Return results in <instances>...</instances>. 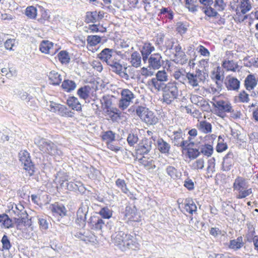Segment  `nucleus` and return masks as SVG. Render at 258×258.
<instances>
[{
    "mask_svg": "<svg viewBox=\"0 0 258 258\" xmlns=\"http://www.w3.org/2000/svg\"><path fill=\"white\" fill-rule=\"evenodd\" d=\"M128 234L122 231H118L112 235V239L115 245H117L122 251H124V242Z\"/></svg>",
    "mask_w": 258,
    "mask_h": 258,
    "instance_id": "nucleus-13",
    "label": "nucleus"
},
{
    "mask_svg": "<svg viewBox=\"0 0 258 258\" xmlns=\"http://www.w3.org/2000/svg\"><path fill=\"white\" fill-rule=\"evenodd\" d=\"M183 134L181 129H179L173 132V138H172V142L175 146H178L181 144V141L183 139Z\"/></svg>",
    "mask_w": 258,
    "mask_h": 258,
    "instance_id": "nucleus-39",
    "label": "nucleus"
},
{
    "mask_svg": "<svg viewBox=\"0 0 258 258\" xmlns=\"http://www.w3.org/2000/svg\"><path fill=\"white\" fill-rule=\"evenodd\" d=\"M257 79L254 75L249 74L244 80V87L247 91H250L256 87L257 85Z\"/></svg>",
    "mask_w": 258,
    "mask_h": 258,
    "instance_id": "nucleus-16",
    "label": "nucleus"
},
{
    "mask_svg": "<svg viewBox=\"0 0 258 258\" xmlns=\"http://www.w3.org/2000/svg\"><path fill=\"white\" fill-rule=\"evenodd\" d=\"M154 79L164 82H167L168 81V75L164 70L159 71L156 73V78Z\"/></svg>",
    "mask_w": 258,
    "mask_h": 258,
    "instance_id": "nucleus-56",
    "label": "nucleus"
},
{
    "mask_svg": "<svg viewBox=\"0 0 258 258\" xmlns=\"http://www.w3.org/2000/svg\"><path fill=\"white\" fill-rule=\"evenodd\" d=\"M0 224L2 228L9 229L14 225L11 219L6 214H0Z\"/></svg>",
    "mask_w": 258,
    "mask_h": 258,
    "instance_id": "nucleus-25",
    "label": "nucleus"
},
{
    "mask_svg": "<svg viewBox=\"0 0 258 258\" xmlns=\"http://www.w3.org/2000/svg\"><path fill=\"white\" fill-rule=\"evenodd\" d=\"M76 86L77 85L74 81L68 79L64 80L61 84L63 90L68 92L75 90Z\"/></svg>",
    "mask_w": 258,
    "mask_h": 258,
    "instance_id": "nucleus-33",
    "label": "nucleus"
},
{
    "mask_svg": "<svg viewBox=\"0 0 258 258\" xmlns=\"http://www.w3.org/2000/svg\"><path fill=\"white\" fill-rule=\"evenodd\" d=\"M162 15L170 20H172L173 18V12L169 8H162L160 10V13L158 14V16L160 17Z\"/></svg>",
    "mask_w": 258,
    "mask_h": 258,
    "instance_id": "nucleus-46",
    "label": "nucleus"
},
{
    "mask_svg": "<svg viewBox=\"0 0 258 258\" xmlns=\"http://www.w3.org/2000/svg\"><path fill=\"white\" fill-rule=\"evenodd\" d=\"M200 152L204 155L210 157L213 153V147L210 144H205L200 147Z\"/></svg>",
    "mask_w": 258,
    "mask_h": 258,
    "instance_id": "nucleus-42",
    "label": "nucleus"
},
{
    "mask_svg": "<svg viewBox=\"0 0 258 258\" xmlns=\"http://www.w3.org/2000/svg\"><path fill=\"white\" fill-rule=\"evenodd\" d=\"M166 172L169 176L174 180L179 179L182 174L180 171L172 166H168L166 167Z\"/></svg>",
    "mask_w": 258,
    "mask_h": 258,
    "instance_id": "nucleus-26",
    "label": "nucleus"
},
{
    "mask_svg": "<svg viewBox=\"0 0 258 258\" xmlns=\"http://www.w3.org/2000/svg\"><path fill=\"white\" fill-rule=\"evenodd\" d=\"M138 161L141 165L148 170H153L156 167L155 161L152 158L143 157L139 159Z\"/></svg>",
    "mask_w": 258,
    "mask_h": 258,
    "instance_id": "nucleus-21",
    "label": "nucleus"
},
{
    "mask_svg": "<svg viewBox=\"0 0 258 258\" xmlns=\"http://www.w3.org/2000/svg\"><path fill=\"white\" fill-rule=\"evenodd\" d=\"M248 184L247 179L241 176H238L234 180L233 184L234 191L238 192L237 199H243L252 193L251 188H248Z\"/></svg>",
    "mask_w": 258,
    "mask_h": 258,
    "instance_id": "nucleus-1",
    "label": "nucleus"
},
{
    "mask_svg": "<svg viewBox=\"0 0 258 258\" xmlns=\"http://www.w3.org/2000/svg\"><path fill=\"white\" fill-rule=\"evenodd\" d=\"M67 104L73 110L80 111L82 109L81 104L78 98L74 96L70 97L68 99Z\"/></svg>",
    "mask_w": 258,
    "mask_h": 258,
    "instance_id": "nucleus-27",
    "label": "nucleus"
},
{
    "mask_svg": "<svg viewBox=\"0 0 258 258\" xmlns=\"http://www.w3.org/2000/svg\"><path fill=\"white\" fill-rule=\"evenodd\" d=\"M142 120L149 125L155 124L158 122V117L149 110L146 112V115L143 116Z\"/></svg>",
    "mask_w": 258,
    "mask_h": 258,
    "instance_id": "nucleus-24",
    "label": "nucleus"
},
{
    "mask_svg": "<svg viewBox=\"0 0 258 258\" xmlns=\"http://www.w3.org/2000/svg\"><path fill=\"white\" fill-rule=\"evenodd\" d=\"M195 0H186L185 1V7L187 8L189 11L195 12L197 11V7L195 6L194 3Z\"/></svg>",
    "mask_w": 258,
    "mask_h": 258,
    "instance_id": "nucleus-62",
    "label": "nucleus"
},
{
    "mask_svg": "<svg viewBox=\"0 0 258 258\" xmlns=\"http://www.w3.org/2000/svg\"><path fill=\"white\" fill-rule=\"evenodd\" d=\"M1 242L3 245V248L4 250H9L12 247L10 241L6 235L3 236Z\"/></svg>",
    "mask_w": 258,
    "mask_h": 258,
    "instance_id": "nucleus-57",
    "label": "nucleus"
},
{
    "mask_svg": "<svg viewBox=\"0 0 258 258\" xmlns=\"http://www.w3.org/2000/svg\"><path fill=\"white\" fill-rule=\"evenodd\" d=\"M184 209L187 212L192 214L197 211V206L191 200L186 201L184 204Z\"/></svg>",
    "mask_w": 258,
    "mask_h": 258,
    "instance_id": "nucleus-44",
    "label": "nucleus"
},
{
    "mask_svg": "<svg viewBox=\"0 0 258 258\" xmlns=\"http://www.w3.org/2000/svg\"><path fill=\"white\" fill-rule=\"evenodd\" d=\"M149 110V109L142 106H138L137 107L136 109V114L140 117L142 119L143 116L146 115V112Z\"/></svg>",
    "mask_w": 258,
    "mask_h": 258,
    "instance_id": "nucleus-60",
    "label": "nucleus"
},
{
    "mask_svg": "<svg viewBox=\"0 0 258 258\" xmlns=\"http://www.w3.org/2000/svg\"><path fill=\"white\" fill-rule=\"evenodd\" d=\"M148 63L150 68L154 70H158L163 64L164 61L161 54L156 53L150 55L148 59Z\"/></svg>",
    "mask_w": 258,
    "mask_h": 258,
    "instance_id": "nucleus-12",
    "label": "nucleus"
},
{
    "mask_svg": "<svg viewBox=\"0 0 258 258\" xmlns=\"http://www.w3.org/2000/svg\"><path fill=\"white\" fill-rule=\"evenodd\" d=\"M130 59V62L132 66L135 68L140 67L141 64V56L138 52H134L131 55Z\"/></svg>",
    "mask_w": 258,
    "mask_h": 258,
    "instance_id": "nucleus-34",
    "label": "nucleus"
},
{
    "mask_svg": "<svg viewBox=\"0 0 258 258\" xmlns=\"http://www.w3.org/2000/svg\"><path fill=\"white\" fill-rule=\"evenodd\" d=\"M51 210L54 216H59L58 220H59V217H63L67 213L66 209L62 205L53 204L51 206Z\"/></svg>",
    "mask_w": 258,
    "mask_h": 258,
    "instance_id": "nucleus-22",
    "label": "nucleus"
},
{
    "mask_svg": "<svg viewBox=\"0 0 258 258\" xmlns=\"http://www.w3.org/2000/svg\"><path fill=\"white\" fill-rule=\"evenodd\" d=\"M197 126L199 131L205 134L210 133L212 131L211 124L205 120L200 121Z\"/></svg>",
    "mask_w": 258,
    "mask_h": 258,
    "instance_id": "nucleus-28",
    "label": "nucleus"
},
{
    "mask_svg": "<svg viewBox=\"0 0 258 258\" xmlns=\"http://www.w3.org/2000/svg\"><path fill=\"white\" fill-rule=\"evenodd\" d=\"M136 95L128 89H123L120 92V98L117 103L118 107L121 110L126 109L133 102Z\"/></svg>",
    "mask_w": 258,
    "mask_h": 258,
    "instance_id": "nucleus-5",
    "label": "nucleus"
},
{
    "mask_svg": "<svg viewBox=\"0 0 258 258\" xmlns=\"http://www.w3.org/2000/svg\"><path fill=\"white\" fill-rule=\"evenodd\" d=\"M152 144L151 139L145 138L139 144L138 151L140 154H147L151 150Z\"/></svg>",
    "mask_w": 258,
    "mask_h": 258,
    "instance_id": "nucleus-18",
    "label": "nucleus"
},
{
    "mask_svg": "<svg viewBox=\"0 0 258 258\" xmlns=\"http://www.w3.org/2000/svg\"><path fill=\"white\" fill-rule=\"evenodd\" d=\"M211 78L214 80L223 81L224 78L223 72L220 67H217L216 69L213 71Z\"/></svg>",
    "mask_w": 258,
    "mask_h": 258,
    "instance_id": "nucleus-40",
    "label": "nucleus"
},
{
    "mask_svg": "<svg viewBox=\"0 0 258 258\" xmlns=\"http://www.w3.org/2000/svg\"><path fill=\"white\" fill-rule=\"evenodd\" d=\"M91 90V89L89 86H85L78 90L77 94L81 98L86 100L88 98Z\"/></svg>",
    "mask_w": 258,
    "mask_h": 258,
    "instance_id": "nucleus-38",
    "label": "nucleus"
},
{
    "mask_svg": "<svg viewBox=\"0 0 258 258\" xmlns=\"http://www.w3.org/2000/svg\"><path fill=\"white\" fill-rule=\"evenodd\" d=\"M205 160L204 158L197 159L191 162L190 166L193 170H202L205 167Z\"/></svg>",
    "mask_w": 258,
    "mask_h": 258,
    "instance_id": "nucleus-32",
    "label": "nucleus"
},
{
    "mask_svg": "<svg viewBox=\"0 0 258 258\" xmlns=\"http://www.w3.org/2000/svg\"><path fill=\"white\" fill-rule=\"evenodd\" d=\"M108 65L110 67V69L115 73L119 72L120 69H123L122 66L116 58L112 60Z\"/></svg>",
    "mask_w": 258,
    "mask_h": 258,
    "instance_id": "nucleus-45",
    "label": "nucleus"
},
{
    "mask_svg": "<svg viewBox=\"0 0 258 258\" xmlns=\"http://www.w3.org/2000/svg\"><path fill=\"white\" fill-rule=\"evenodd\" d=\"M19 160L24 164V169L29 171L30 175H32L31 170L32 162L30 158V154L26 151H21L19 153Z\"/></svg>",
    "mask_w": 258,
    "mask_h": 258,
    "instance_id": "nucleus-10",
    "label": "nucleus"
},
{
    "mask_svg": "<svg viewBox=\"0 0 258 258\" xmlns=\"http://www.w3.org/2000/svg\"><path fill=\"white\" fill-rule=\"evenodd\" d=\"M99 214L105 219H109L112 215V211L108 207H104L101 209Z\"/></svg>",
    "mask_w": 258,
    "mask_h": 258,
    "instance_id": "nucleus-53",
    "label": "nucleus"
},
{
    "mask_svg": "<svg viewBox=\"0 0 258 258\" xmlns=\"http://www.w3.org/2000/svg\"><path fill=\"white\" fill-rule=\"evenodd\" d=\"M204 13L210 17H216L218 15V13L211 7H207L204 10Z\"/></svg>",
    "mask_w": 258,
    "mask_h": 258,
    "instance_id": "nucleus-64",
    "label": "nucleus"
},
{
    "mask_svg": "<svg viewBox=\"0 0 258 258\" xmlns=\"http://www.w3.org/2000/svg\"><path fill=\"white\" fill-rule=\"evenodd\" d=\"M190 100L192 103L198 106L203 105L205 102L203 97L197 96L196 95H193L191 96Z\"/></svg>",
    "mask_w": 258,
    "mask_h": 258,
    "instance_id": "nucleus-54",
    "label": "nucleus"
},
{
    "mask_svg": "<svg viewBox=\"0 0 258 258\" xmlns=\"http://www.w3.org/2000/svg\"><path fill=\"white\" fill-rule=\"evenodd\" d=\"M226 6V3L224 0H215L214 3L215 8L218 11H223Z\"/></svg>",
    "mask_w": 258,
    "mask_h": 258,
    "instance_id": "nucleus-61",
    "label": "nucleus"
},
{
    "mask_svg": "<svg viewBox=\"0 0 258 258\" xmlns=\"http://www.w3.org/2000/svg\"><path fill=\"white\" fill-rule=\"evenodd\" d=\"M97 12H87L86 16V20L88 23H95L97 21Z\"/></svg>",
    "mask_w": 258,
    "mask_h": 258,
    "instance_id": "nucleus-58",
    "label": "nucleus"
},
{
    "mask_svg": "<svg viewBox=\"0 0 258 258\" xmlns=\"http://www.w3.org/2000/svg\"><path fill=\"white\" fill-rule=\"evenodd\" d=\"M228 113H230V117L235 119L240 118L241 115L239 110L234 109L232 106H231L230 110Z\"/></svg>",
    "mask_w": 258,
    "mask_h": 258,
    "instance_id": "nucleus-63",
    "label": "nucleus"
},
{
    "mask_svg": "<svg viewBox=\"0 0 258 258\" xmlns=\"http://www.w3.org/2000/svg\"><path fill=\"white\" fill-rule=\"evenodd\" d=\"M213 105L218 111L217 115L222 118L225 116V113H228L230 110L232 106L230 102L227 100H217L213 99Z\"/></svg>",
    "mask_w": 258,
    "mask_h": 258,
    "instance_id": "nucleus-6",
    "label": "nucleus"
},
{
    "mask_svg": "<svg viewBox=\"0 0 258 258\" xmlns=\"http://www.w3.org/2000/svg\"><path fill=\"white\" fill-rule=\"evenodd\" d=\"M225 84L228 90L237 91L240 88V82L236 78L229 77L227 78Z\"/></svg>",
    "mask_w": 258,
    "mask_h": 258,
    "instance_id": "nucleus-20",
    "label": "nucleus"
},
{
    "mask_svg": "<svg viewBox=\"0 0 258 258\" xmlns=\"http://www.w3.org/2000/svg\"><path fill=\"white\" fill-rule=\"evenodd\" d=\"M243 245V238L241 236H239L235 239L231 240L228 247L230 249L236 250L240 249Z\"/></svg>",
    "mask_w": 258,
    "mask_h": 258,
    "instance_id": "nucleus-29",
    "label": "nucleus"
},
{
    "mask_svg": "<svg viewBox=\"0 0 258 258\" xmlns=\"http://www.w3.org/2000/svg\"><path fill=\"white\" fill-rule=\"evenodd\" d=\"M232 58V53L231 51H226L225 56L223 58L222 66L227 71L236 72L238 68L237 63L233 60H230Z\"/></svg>",
    "mask_w": 258,
    "mask_h": 258,
    "instance_id": "nucleus-8",
    "label": "nucleus"
},
{
    "mask_svg": "<svg viewBox=\"0 0 258 258\" xmlns=\"http://www.w3.org/2000/svg\"><path fill=\"white\" fill-rule=\"evenodd\" d=\"M124 251L127 249L137 250L140 248V244L137 241L136 237L128 234L124 242Z\"/></svg>",
    "mask_w": 258,
    "mask_h": 258,
    "instance_id": "nucleus-15",
    "label": "nucleus"
},
{
    "mask_svg": "<svg viewBox=\"0 0 258 258\" xmlns=\"http://www.w3.org/2000/svg\"><path fill=\"white\" fill-rule=\"evenodd\" d=\"M139 138L137 135H135L134 134H130L128 135L127 138V141L128 144L131 146H134L135 144H137L138 142Z\"/></svg>",
    "mask_w": 258,
    "mask_h": 258,
    "instance_id": "nucleus-59",
    "label": "nucleus"
},
{
    "mask_svg": "<svg viewBox=\"0 0 258 258\" xmlns=\"http://www.w3.org/2000/svg\"><path fill=\"white\" fill-rule=\"evenodd\" d=\"M203 80L201 71H197L196 73H186V82L188 85L195 89H199V83Z\"/></svg>",
    "mask_w": 258,
    "mask_h": 258,
    "instance_id": "nucleus-7",
    "label": "nucleus"
},
{
    "mask_svg": "<svg viewBox=\"0 0 258 258\" xmlns=\"http://www.w3.org/2000/svg\"><path fill=\"white\" fill-rule=\"evenodd\" d=\"M115 134L111 131H107L102 135V140L107 143L110 142H113L115 140Z\"/></svg>",
    "mask_w": 258,
    "mask_h": 258,
    "instance_id": "nucleus-50",
    "label": "nucleus"
},
{
    "mask_svg": "<svg viewBox=\"0 0 258 258\" xmlns=\"http://www.w3.org/2000/svg\"><path fill=\"white\" fill-rule=\"evenodd\" d=\"M53 44L52 42L47 40H43L40 45L39 49L43 53L52 55L55 53V51H53Z\"/></svg>",
    "mask_w": 258,
    "mask_h": 258,
    "instance_id": "nucleus-23",
    "label": "nucleus"
},
{
    "mask_svg": "<svg viewBox=\"0 0 258 258\" xmlns=\"http://www.w3.org/2000/svg\"><path fill=\"white\" fill-rule=\"evenodd\" d=\"M177 83L175 81L167 83V87L163 91V102L167 104L171 103L178 96Z\"/></svg>",
    "mask_w": 258,
    "mask_h": 258,
    "instance_id": "nucleus-3",
    "label": "nucleus"
},
{
    "mask_svg": "<svg viewBox=\"0 0 258 258\" xmlns=\"http://www.w3.org/2000/svg\"><path fill=\"white\" fill-rule=\"evenodd\" d=\"M101 38L98 35H89L87 38L88 47L90 50V47L96 46L101 42Z\"/></svg>",
    "mask_w": 258,
    "mask_h": 258,
    "instance_id": "nucleus-37",
    "label": "nucleus"
},
{
    "mask_svg": "<svg viewBox=\"0 0 258 258\" xmlns=\"http://www.w3.org/2000/svg\"><path fill=\"white\" fill-rule=\"evenodd\" d=\"M35 144L38 146L40 150L55 157L57 156L60 157L62 155V152L58 150L53 143L47 141L43 138L36 140Z\"/></svg>",
    "mask_w": 258,
    "mask_h": 258,
    "instance_id": "nucleus-4",
    "label": "nucleus"
},
{
    "mask_svg": "<svg viewBox=\"0 0 258 258\" xmlns=\"http://www.w3.org/2000/svg\"><path fill=\"white\" fill-rule=\"evenodd\" d=\"M48 18L47 12L42 6L36 5L35 7H33V19L43 24Z\"/></svg>",
    "mask_w": 258,
    "mask_h": 258,
    "instance_id": "nucleus-9",
    "label": "nucleus"
},
{
    "mask_svg": "<svg viewBox=\"0 0 258 258\" xmlns=\"http://www.w3.org/2000/svg\"><path fill=\"white\" fill-rule=\"evenodd\" d=\"M151 85L157 92L161 91H163V90L167 87V83L165 84L164 82L160 81L153 78L151 79Z\"/></svg>",
    "mask_w": 258,
    "mask_h": 258,
    "instance_id": "nucleus-30",
    "label": "nucleus"
},
{
    "mask_svg": "<svg viewBox=\"0 0 258 258\" xmlns=\"http://www.w3.org/2000/svg\"><path fill=\"white\" fill-rule=\"evenodd\" d=\"M201 154L199 149L192 148L187 149V155L190 160L196 159Z\"/></svg>",
    "mask_w": 258,
    "mask_h": 258,
    "instance_id": "nucleus-49",
    "label": "nucleus"
},
{
    "mask_svg": "<svg viewBox=\"0 0 258 258\" xmlns=\"http://www.w3.org/2000/svg\"><path fill=\"white\" fill-rule=\"evenodd\" d=\"M125 217L130 222H139L141 221V216L137 212L136 208L134 206H126L125 210Z\"/></svg>",
    "mask_w": 258,
    "mask_h": 258,
    "instance_id": "nucleus-11",
    "label": "nucleus"
},
{
    "mask_svg": "<svg viewBox=\"0 0 258 258\" xmlns=\"http://www.w3.org/2000/svg\"><path fill=\"white\" fill-rule=\"evenodd\" d=\"M239 8L241 13L245 14L251 9V4L249 0H241Z\"/></svg>",
    "mask_w": 258,
    "mask_h": 258,
    "instance_id": "nucleus-41",
    "label": "nucleus"
},
{
    "mask_svg": "<svg viewBox=\"0 0 258 258\" xmlns=\"http://www.w3.org/2000/svg\"><path fill=\"white\" fill-rule=\"evenodd\" d=\"M87 213L85 208L83 207H80L77 212L76 223L80 228H84L86 225Z\"/></svg>",
    "mask_w": 258,
    "mask_h": 258,
    "instance_id": "nucleus-17",
    "label": "nucleus"
},
{
    "mask_svg": "<svg viewBox=\"0 0 258 258\" xmlns=\"http://www.w3.org/2000/svg\"><path fill=\"white\" fill-rule=\"evenodd\" d=\"M172 76L180 83L185 84L186 82V73L180 70H177L172 73Z\"/></svg>",
    "mask_w": 258,
    "mask_h": 258,
    "instance_id": "nucleus-31",
    "label": "nucleus"
},
{
    "mask_svg": "<svg viewBox=\"0 0 258 258\" xmlns=\"http://www.w3.org/2000/svg\"><path fill=\"white\" fill-rule=\"evenodd\" d=\"M49 83L53 85H59L62 82V76L55 71H51L48 74Z\"/></svg>",
    "mask_w": 258,
    "mask_h": 258,
    "instance_id": "nucleus-19",
    "label": "nucleus"
},
{
    "mask_svg": "<svg viewBox=\"0 0 258 258\" xmlns=\"http://www.w3.org/2000/svg\"><path fill=\"white\" fill-rule=\"evenodd\" d=\"M114 51L112 49L105 48L98 54V57L103 61L108 64L112 60L116 58V55L114 54Z\"/></svg>",
    "mask_w": 258,
    "mask_h": 258,
    "instance_id": "nucleus-14",
    "label": "nucleus"
},
{
    "mask_svg": "<svg viewBox=\"0 0 258 258\" xmlns=\"http://www.w3.org/2000/svg\"><path fill=\"white\" fill-rule=\"evenodd\" d=\"M12 212L15 214V216L14 218L15 220V222L18 224H23L25 226H31L32 224L31 218H28V215L22 205H15L12 207Z\"/></svg>",
    "mask_w": 258,
    "mask_h": 258,
    "instance_id": "nucleus-2",
    "label": "nucleus"
},
{
    "mask_svg": "<svg viewBox=\"0 0 258 258\" xmlns=\"http://www.w3.org/2000/svg\"><path fill=\"white\" fill-rule=\"evenodd\" d=\"M58 59L61 63L67 64L70 61L69 53L64 50L60 51L57 55Z\"/></svg>",
    "mask_w": 258,
    "mask_h": 258,
    "instance_id": "nucleus-43",
    "label": "nucleus"
},
{
    "mask_svg": "<svg viewBox=\"0 0 258 258\" xmlns=\"http://www.w3.org/2000/svg\"><path fill=\"white\" fill-rule=\"evenodd\" d=\"M152 69H153L148 66V67L147 68H142L140 72L142 76H144L145 78H148L153 76L154 74V72L152 71Z\"/></svg>",
    "mask_w": 258,
    "mask_h": 258,
    "instance_id": "nucleus-51",
    "label": "nucleus"
},
{
    "mask_svg": "<svg viewBox=\"0 0 258 258\" xmlns=\"http://www.w3.org/2000/svg\"><path fill=\"white\" fill-rule=\"evenodd\" d=\"M188 60V58L184 52L182 51L178 53H174L173 61L180 64H185Z\"/></svg>",
    "mask_w": 258,
    "mask_h": 258,
    "instance_id": "nucleus-35",
    "label": "nucleus"
},
{
    "mask_svg": "<svg viewBox=\"0 0 258 258\" xmlns=\"http://www.w3.org/2000/svg\"><path fill=\"white\" fill-rule=\"evenodd\" d=\"M57 112L60 115L65 117H73L74 114L73 112L62 105H60Z\"/></svg>",
    "mask_w": 258,
    "mask_h": 258,
    "instance_id": "nucleus-47",
    "label": "nucleus"
},
{
    "mask_svg": "<svg viewBox=\"0 0 258 258\" xmlns=\"http://www.w3.org/2000/svg\"><path fill=\"white\" fill-rule=\"evenodd\" d=\"M155 50V47L151 43L146 42L143 44L141 49V53L151 54Z\"/></svg>",
    "mask_w": 258,
    "mask_h": 258,
    "instance_id": "nucleus-48",
    "label": "nucleus"
},
{
    "mask_svg": "<svg viewBox=\"0 0 258 258\" xmlns=\"http://www.w3.org/2000/svg\"><path fill=\"white\" fill-rule=\"evenodd\" d=\"M157 148L162 153H168L170 148V145L160 138L157 140Z\"/></svg>",
    "mask_w": 258,
    "mask_h": 258,
    "instance_id": "nucleus-36",
    "label": "nucleus"
},
{
    "mask_svg": "<svg viewBox=\"0 0 258 258\" xmlns=\"http://www.w3.org/2000/svg\"><path fill=\"white\" fill-rule=\"evenodd\" d=\"M91 223L93 228L96 230H101L105 224L104 221L100 218L92 219Z\"/></svg>",
    "mask_w": 258,
    "mask_h": 258,
    "instance_id": "nucleus-52",
    "label": "nucleus"
},
{
    "mask_svg": "<svg viewBox=\"0 0 258 258\" xmlns=\"http://www.w3.org/2000/svg\"><path fill=\"white\" fill-rule=\"evenodd\" d=\"M116 186L120 189V190L124 193L127 194L128 189L126 187V185L124 180L121 179H117L115 182Z\"/></svg>",
    "mask_w": 258,
    "mask_h": 258,
    "instance_id": "nucleus-55",
    "label": "nucleus"
}]
</instances>
